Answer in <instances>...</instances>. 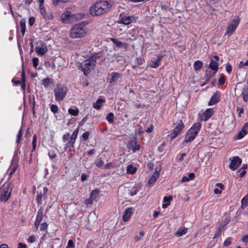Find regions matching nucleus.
<instances>
[{
	"instance_id": "obj_1",
	"label": "nucleus",
	"mask_w": 248,
	"mask_h": 248,
	"mask_svg": "<svg viewBox=\"0 0 248 248\" xmlns=\"http://www.w3.org/2000/svg\"><path fill=\"white\" fill-rule=\"evenodd\" d=\"M113 5L112 1L100 0L96 2L90 8V13L93 16H100L108 13Z\"/></svg>"
},
{
	"instance_id": "obj_2",
	"label": "nucleus",
	"mask_w": 248,
	"mask_h": 248,
	"mask_svg": "<svg viewBox=\"0 0 248 248\" xmlns=\"http://www.w3.org/2000/svg\"><path fill=\"white\" fill-rule=\"evenodd\" d=\"M100 58L101 54L96 53L80 64V67L85 75H87L94 69L96 63H100L103 61V59L99 60Z\"/></svg>"
},
{
	"instance_id": "obj_3",
	"label": "nucleus",
	"mask_w": 248,
	"mask_h": 248,
	"mask_svg": "<svg viewBox=\"0 0 248 248\" xmlns=\"http://www.w3.org/2000/svg\"><path fill=\"white\" fill-rule=\"evenodd\" d=\"M87 24L85 22L75 25L71 30L70 36L72 38H82L85 36L86 31L84 28Z\"/></svg>"
},
{
	"instance_id": "obj_4",
	"label": "nucleus",
	"mask_w": 248,
	"mask_h": 248,
	"mask_svg": "<svg viewBox=\"0 0 248 248\" xmlns=\"http://www.w3.org/2000/svg\"><path fill=\"white\" fill-rule=\"evenodd\" d=\"M201 128V124L197 123L188 130L185 136L184 143H187L193 141L198 135Z\"/></svg>"
},
{
	"instance_id": "obj_5",
	"label": "nucleus",
	"mask_w": 248,
	"mask_h": 248,
	"mask_svg": "<svg viewBox=\"0 0 248 248\" xmlns=\"http://www.w3.org/2000/svg\"><path fill=\"white\" fill-rule=\"evenodd\" d=\"M174 128L170 132L169 136L171 140L175 139L183 130L184 124L182 120H179L176 123H173Z\"/></svg>"
},
{
	"instance_id": "obj_6",
	"label": "nucleus",
	"mask_w": 248,
	"mask_h": 248,
	"mask_svg": "<svg viewBox=\"0 0 248 248\" xmlns=\"http://www.w3.org/2000/svg\"><path fill=\"white\" fill-rule=\"evenodd\" d=\"M67 88L63 86H57L54 90L55 100L57 102L62 101L65 97Z\"/></svg>"
},
{
	"instance_id": "obj_7",
	"label": "nucleus",
	"mask_w": 248,
	"mask_h": 248,
	"mask_svg": "<svg viewBox=\"0 0 248 248\" xmlns=\"http://www.w3.org/2000/svg\"><path fill=\"white\" fill-rule=\"evenodd\" d=\"M12 184L9 183L6 187L3 189V192L0 196V201L6 202L8 200L11 195Z\"/></svg>"
},
{
	"instance_id": "obj_8",
	"label": "nucleus",
	"mask_w": 248,
	"mask_h": 248,
	"mask_svg": "<svg viewBox=\"0 0 248 248\" xmlns=\"http://www.w3.org/2000/svg\"><path fill=\"white\" fill-rule=\"evenodd\" d=\"M240 22L239 19H234L228 25L225 35L231 36L235 31Z\"/></svg>"
},
{
	"instance_id": "obj_9",
	"label": "nucleus",
	"mask_w": 248,
	"mask_h": 248,
	"mask_svg": "<svg viewBox=\"0 0 248 248\" xmlns=\"http://www.w3.org/2000/svg\"><path fill=\"white\" fill-rule=\"evenodd\" d=\"M62 140L63 142L65 143L64 144L65 151H66L67 148L73 147L74 146L76 140L70 137V135L69 133L63 135Z\"/></svg>"
},
{
	"instance_id": "obj_10",
	"label": "nucleus",
	"mask_w": 248,
	"mask_h": 248,
	"mask_svg": "<svg viewBox=\"0 0 248 248\" xmlns=\"http://www.w3.org/2000/svg\"><path fill=\"white\" fill-rule=\"evenodd\" d=\"M230 160L231 163L229 165V168L232 170H236L242 163L241 159L237 156L233 157L230 158Z\"/></svg>"
},
{
	"instance_id": "obj_11",
	"label": "nucleus",
	"mask_w": 248,
	"mask_h": 248,
	"mask_svg": "<svg viewBox=\"0 0 248 248\" xmlns=\"http://www.w3.org/2000/svg\"><path fill=\"white\" fill-rule=\"evenodd\" d=\"M121 74L119 72H112L109 74L108 78V80L109 83H113L118 81V79L121 78Z\"/></svg>"
},
{
	"instance_id": "obj_12",
	"label": "nucleus",
	"mask_w": 248,
	"mask_h": 248,
	"mask_svg": "<svg viewBox=\"0 0 248 248\" xmlns=\"http://www.w3.org/2000/svg\"><path fill=\"white\" fill-rule=\"evenodd\" d=\"M138 34V30L137 29H133L130 30L127 33V41H134L137 39Z\"/></svg>"
},
{
	"instance_id": "obj_13",
	"label": "nucleus",
	"mask_w": 248,
	"mask_h": 248,
	"mask_svg": "<svg viewBox=\"0 0 248 248\" xmlns=\"http://www.w3.org/2000/svg\"><path fill=\"white\" fill-rule=\"evenodd\" d=\"M164 55L162 53H160L157 56V58H154L151 60L150 62V66L153 68H157L160 62L162 60L164 57Z\"/></svg>"
},
{
	"instance_id": "obj_14",
	"label": "nucleus",
	"mask_w": 248,
	"mask_h": 248,
	"mask_svg": "<svg viewBox=\"0 0 248 248\" xmlns=\"http://www.w3.org/2000/svg\"><path fill=\"white\" fill-rule=\"evenodd\" d=\"M43 210L42 209H39L37 212V215L36 216V220L34 222V226L36 231L38 229V226L43 219Z\"/></svg>"
},
{
	"instance_id": "obj_15",
	"label": "nucleus",
	"mask_w": 248,
	"mask_h": 248,
	"mask_svg": "<svg viewBox=\"0 0 248 248\" xmlns=\"http://www.w3.org/2000/svg\"><path fill=\"white\" fill-rule=\"evenodd\" d=\"M35 51L38 55L43 56L47 51V46L45 44H43L41 46H36Z\"/></svg>"
},
{
	"instance_id": "obj_16",
	"label": "nucleus",
	"mask_w": 248,
	"mask_h": 248,
	"mask_svg": "<svg viewBox=\"0 0 248 248\" xmlns=\"http://www.w3.org/2000/svg\"><path fill=\"white\" fill-rule=\"evenodd\" d=\"M220 100V96L217 92L214 93L208 102V106H212L218 102Z\"/></svg>"
},
{
	"instance_id": "obj_17",
	"label": "nucleus",
	"mask_w": 248,
	"mask_h": 248,
	"mask_svg": "<svg viewBox=\"0 0 248 248\" xmlns=\"http://www.w3.org/2000/svg\"><path fill=\"white\" fill-rule=\"evenodd\" d=\"M111 40L117 47L123 48L125 50L127 49L128 45L126 43L118 41L115 38H111Z\"/></svg>"
},
{
	"instance_id": "obj_18",
	"label": "nucleus",
	"mask_w": 248,
	"mask_h": 248,
	"mask_svg": "<svg viewBox=\"0 0 248 248\" xmlns=\"http://www.w3.org/2000/svg\"><path fill=\"white\" fill-rule=\"evenodd\" d=\"M132 214V208L131 207L127 208L124 211L123 219L124 221H127L130 218Z\"/></svg>"
},
{
	"instance_id": "obj_19",
	"label": "nucleus",
	"mask_w": 248,
	"mask_h": 248,
	"mask_svg": "<svg viewBox=\"0 0 248 248\" xmlns=\"http://www.w3.org/2000/svg\"><path fill=\"white\" fill-rule=\"evenodd\" d=\"M159 171H155L154 174L151 176L149 181L148 184L149 185H153L159 178Z\"/></svg>"
},
{
	"instance_id": "obj_20",
	"label": "nucleus",
	"mask_w": 248,
	"mask_h": 248,
	"mask_svg": "<svg viewBox=\"0 0 248 248\" xmlns=\"http://www.w3.org/2000/svg\"><path fill=\"white\" fill-rule=\"evenodd\" d=\"M134 19L133 16H124L121 18V23L125 25L130 24Z\"/></svg>"
},
{
	"instance_id": "obj_21",
	"label": "nucleus",
	"mask_w": 248,
	"mask_h": 248,
	"mask_svg": "<svg viewBox=\"0 0 248 248\" xmlns=\"http://www.w3.org/2000/svg\"><path fill=\"white\" fill-rule=\"evenodd\" d=\"M209 67L213 71H215V73H217L218 71V63L217 62L215 61L212 58L210 60V62L209 65Z\"/></svg>"
},
{
	"instance_id": "obj_22",
	"label": "nucleus",
	"mask_w": 248,
	"mask_h": 248,
	"mask_svg": "<svg viewBox=\"0 0 248 248\" xmlns=\"http://www.w3.org/2000/svg\"><path fill=\"white\" fill-rule=\"evenodd\" d=\"M105 102V100L102 98H99L98 99L96 102L94 103L93 105V108L96 109H99L103 103Z\"/></svg>"
},
{
	"instance_id": "obj_23",
	"label": "nucleus",
	"mask_w": 248,
	"mask_h": 248,
	"mask_svg": "<svg viewBox=\"0 0 248 248\" xmlns=\"http://www.w3.org/2000/svg\"><path fill=\"white\" fill-rule=\"evenodd\" d=\"M214 113V111L212 108H208L204 112V121H207L210 118H211Z\"/></svg>"
},
{
	"instance_id": "obj_24",
	"label": "nucleus",
	"mask_w": 248,
	"mask_h": 248,
	"mask_svg": "<svg viewBox=\"0 0 248 248\" xmlns=\"http://www.w3.org/2000/svg\"><path fill=\"white\" fill-rule=\"evenodd\" d=\"M187 228H180L175 233V235L180 237L185 234L187 232Z\"/></svg>"
},
{
	"instance_id": "obj_25",
	"label": "nucleus",
	"mask_w": 248,
	"mask_h": 248,
	"mask_svg": "<svg viewBox=\"0 0 248 248\" xmlns=\"http://www.w3.org/2000/svg\"><path fill=\"white\" fill-rule=\"evenodd\" d=\"M193 66L195 71H199L203 66V62L201 61L197 60L194 62Z\"/></svg>"
},
{
	"instance_id": "obj_26",
	"label": "nucleus",
	"mask_w": 248,
	"mask_h": 248,
	"mask_svg": "<svg viewBox=\"0 0 248 248\" xmlns=\"http://www.w3.org/2000/svg\"><path fill=\"white\" fill-rule=\"evenodd\" d=\"M194 177H195V174L194 173H193V172L189 173L187 176H184L182 178V181L183 182H188L190 180H193L194 178Z\"/></svg>"
},
{
	"instance_id": "obj_27",
	"label": "nucleus",
	"mask_w": 248,
	"mask_h": 248,
	"mask_svg": "<svg viewBox=\"0 0 248 248\" xmlns=\"http://www.w3.org/2000/svg\"><path fill=\"white\" fill-rule=\"evenodd\" d=\"M53 81L49 78H46L42 80V84L45 87H48L50 84H52Z\"/></svg>"
},
{
	"instance_id": "obj_28",
	"label": "nucleus",
	"mask_w": 248,
	"mask_h": 248,
	"mask_svg": "<svg viewBox=\"0 0 248 248\" xmlns=\"http://www.w3.org/2000/svg\"><path fill=\"white\" fill-rule=\"evenodd\" d=\"M126 171L127 173L133 174L136 172L137 168L133 167L132 165H130L127 166Z\"/></svg>"
},
{
	"instance_id": "obj_29",
	"label": "nucleus",
	"mask_w": 248,
	"mask_h": 248,
	"mask_svg": "<svg viewBox=\"0 0 248 248\" xmlns=\"http://www.w3.org/2000/svg\"><path fill=\"white\" fill-rule=\"evenodd\" d=\"M21 31L23 35H24L26 31V21L25 19H22L20 23Z\"/></svg>"
},
{
	"instance_id": "obj_30",
	"label": "nucleus",
	"mask_w": 248,
	"mask_h": 248,
	"mask_svg": "<svg viewBox=\"0 0 248 248\" xmlns=\"http://www.w3.org/2000/svg\"><path fill=\"white\" fill-rule=\"evenodd\" d=\"M248 133V130L242 129L238 134L237 138L238 139H241L243 138L245 135Z\"/></svg>"
},
{
	"instance_id": "obj_31",
	"label": "nucleus",
	"mask_w": 248,
	"mask_h": 248,
	"mask_svg": "<svg viewBox=\"0 0 248 248\" xmlns=\"http://www.w3.org/2000/svg\"><path fill=\"white\" fill-rule=\"evenodd\" d=\"M114 114L112 112H109L106 117V119L108 120V121L110 123L112 124L114 122Z\"/></svg>"
},
{
	"instance_id": "obj_32",
	"label": "nucleus",
	"mask_w": 248,
	"mask_h": 248,
	"mask_svg": "<svg viewBox=\"0 0 248 248\" xmlns=\"http://www.w3.org/2000/svg\"><path fill=\"white\" fill-rule=\"evenodd\" d=\"M68 112L71 115L74 116H76L78 114L79 110L78 108H77L76 109H74L72 108H69Z\"/></svg>"
},
{
	"instance_id": "obj_33",
	"label": "nucleus",
	"mask_w": 248,
	"mask_h": 248,
	"mask_svg": "<svg viewBox=\"0 0 248 248\" xmlns=\"http://www.w3.org/2000/svg\"><path fill=\"white\" fill-rule=\"evenodd\" d=\"M85 15L83 13H79L71 16L75 18L77 20L81 19L84 18Z\"/></svg>"
},
{
	"instance_id": "obj_34",
	"label": "nucleus",
	"mask_w": 248,
	"mask_h": 248,
	"mask_svg": "<svg viewBox=\"0 0 248 248\" xmlns=\"http://www.w3.org/2000/svg\"><path fill=\"white\" fill-rule=\"evenodd\" d=\"M242 205L246 207L248 205V195L245 196L241 201Z\"/></svg>"
},
{
	"instance_id": "obj_35",
	"label": "nucleus",
	"mask_w": 248,
	"mask_h": 248,
	"mask_svg": "<svg viewBox=\"0 0 248 248\" xmlns=\"http://www.w3.org/2000/svg\"><path fill=\"white\" fill-rule=\"evenodd\" d=\"M50 109L53 113H56L58 111V107L56 105L52 104L50 105Z\"/></svg>"
},
{
	"instance_id": "obj_36",
	"label": "nucleus",
	"mask_w": 248,
	"mask_h": 248,
	"mask_svg": "<svg viewBox=\"0 0 248 248\" xmlns=\"http://www.w3.org/2000/svg\"><path fill=\"white\" fill-rule=\"evenodd\" d=\"M232 241V237H228L224 242V246L225 247H228L229 246Z\"/></svg>"
},
{
	"instance_id": "obj_37",
	"label": "nucleus",
	"mask_w": 248,
	"mask_h": 248,
	"mask_svg": "<svg viewBox=\"0 0 248 248\" xmlns=\"http://www.w3.org/2000/svg\"><path fill=\"white\" fill-rule=\"evenodd\" d=\"M70 15L71 13L69 12H65L62 15L61 18L63 20H65L66 19L69 18L70 16Z\"/></svg>"
},
{
	"instance_id": "obj_38",
	"label": "nucleus",
	"mask_w": 248,
	"mask_h": 248,
	"mask_svg": "<svg viewBox=\"0 0 248 248\" xmlns=\"http://www.w3.org/2000/svg\"><path fill=\"white\" fill-rule=\"evenodd\" d=\"M95 165L99 167V168H100L101 167H102L104 165V162L103 161V160L102 159H101L100 158L99 159H98L95 162Z\"/></svg>"
},
{
	"instance_id": "obj_39",
	"label": "nucleus",
	"mask_w": 248,
	"mask_h": 248,
	"mask_svg": "<svg viewBox=\"0 0 248 248\" xmlns=\"http://www.w3.org/2000/svg\"><path fill=\"white\" fill-rule=\"evenodd\" d=\"M78 132V128L76 129L73 131L72 135L70 136V137H71L72 139H73L74 140H76L77 138Z\"/></svg>"
},
{
	"instance_id": "obj_40",
	"label": "nucleus",
	"mask_w": 248,
	"mask_h": 248,
	"mask_svg": "<svg viewBox=\"0 0 248 248\" xmlns=\"http://www.w3.org/2000/svg\"><path fill=\"white\" fill-rule=\"evenodd\" d=\"M98 194V190H93L91 193L90 197L93 198V200L95 199L97 194Z\"/></svg>"
},
{
	"instance_id": "obj_41",
	"label": "nucleus",
	"mask_w": 248,
	"mask_h": 248,
	"mask_svg": "<svg viewBox=\"0 0 248 248\" xmlns=\"http://www.w3.org/2000/svg\"><path fill=\"white\" fill-rule=\"evenodd\" d=\"M224 225H220L218 227L217 230V232L215 234V236H214L215 238L217 237V236H218L219 235L222 228L224 227Z\"/></svg>"
},
{
	"instance_id": "obj_42",
	"label": "nucleus",
	"mask_w": 248,
	"mask_h": 248,
	"mask_svg": "<svg viewBox=\"0 0 248 248\" xmlns=\"http://www.w3.org/2000/svg\"><path fill=\"white\" fill-rule=\"evenodd\" d=\"M242 94H248V85H245L243 87L240 95Z\"/></svg>"
},
{
	"instance_id": "obj_43",
	"label": "nucleus",
	"mask_w": 248,
	"mask_h": 248,
	"mask_svg": "<svg viewBox=\"0 0 248 248\" xmlns=\"http://www.w3.org/2000/svg\"><path fill=\"white\" fill-rule=\"evenodd\" d=\"M39 9H40V13H41V15L43 16H44L46 14V9H45L44 6V5H40Z\"/></svg>"
},
{
	"instance_id": "obj_44",
	"label": "nucleus",
	"mask_w": 248,
	"mask_h": 248,
	"mask_svg": "<svg viewBox=\"0 0 248 248\" xmlns=\"http://www.w3.org/2000/svg\"><path fill=\"white\" fill-rule=\"evenodd\" d=\"M38 62L39 59L37 58L34 57L32 59V64L34 68H36V67L38 66Z\"/></svg>"
},
{
	"instance_id": "obj_45",
	"label": "nucleus",
	"mask_w": 248,
	"mask_h": 248,
	"mask_svg": "<svg viewBox=\"0 0 248 248\" xmlns=\"http://www.w3.org/2000/svg\"><path fill=\"white\" fill-rule=\"evenodd\" d=\"M172 200L171 196H165L163 198V202L166 203H170V202Z\"/></svg>"
},
{
	"instance_id": "obj_46",
	"label": "nucleus",
	"mask_w": 248,
	"mask_h": 248,
	"mask_svg": "<svg viewBox=\"0 0 248 248\" xmlns=\"http://www.w3.org/2000/svg\"><path fill=\"white\" fill-rule=\"evenodd\" d=\"M21 135H22V129L21 128L19 129V130L18 131V134L17 135V139H16V142L17 143H19L20 142Z\"/></svg>"
},
{
	"instance_id": "obj_47",
	"label": "nucleus",
	"mask_w": 248,
	"mask_h": 248,
	"mask_svg": "<svg viewBox=\"0 0 248 248\" xmlns=\"http://www.w3.org/2000/svg\"><path fill=\"white\" fill-rule=\"evenodd\" d=\"M226 70L229 74H230L232 72V65L230 63H228L226 64Z\"/></svg>"
},
{
	"instance_id": "obj_48",
	"label": "nucleus",
	"mask_w": 248,
	"mask_h": 248,
	"mask_svg": "<svg viewBox=\"0 0 248 248\" xmlns=\"http://www.w3.org/2000/svg\"><path fill=\"white\" fill-rule=\"evenodd\" d=\"M89 135H90V133L88 131H86V132H84L82 134V138H83V140L85 141L87 140L89 138Z\"/></svg>"
},
{
	"instance_id": "obj_49",
	"label": "nucleus",
	"mask_w": 248,
	"mask_h": 248,
	"mask_svg": "<svg viewBox=\"0 0 248 248\" xmlns=\"http://www.w3.org/2000/svg\"><path fill=\"white\" fill-rule=\"evenodd\" d=\"M219 83L220 85H222L225 83V76L221 77L218 79Z\"/></svg>"
},
{
	"instance_id": "obj_50",
	"label": "nucleus",
	"mask_w": 248,
	"mask_h": 248,
	"mask_svg": "<svg viewBox=\"0 0 248 248\" xmlns=\"http://www.w3.org/2000/svg\"><path fill=\"white\" fill-rule=\"evenodd\" d=\"M43 196V195L41 193H40L39 194H38L37 195V198H36V201H37V202L39 204H41V201H42Z\"/></svg>"
},
{
	"instance_id": "obj_51",
	"label": "nucleus",
	"mask_w": 248,
	"mask_h": 248,
	"mask_svg": "<svg viewBox=\"0 0 248 248\" xmlns=\"http://www.w3.org/2000/svg\"><path fill=\"white\" fill-rule=\"evenodd\" d=\"M35 236L34 235H31L28 238V241L31 243H32L35 241Z\"/></svg>"
},
{
	"instance_id": "obj_52",
	"label": "nucleus",
	"mask_w": 248,
	"mask_h": 248,
	"mask_svg": "<svg viewBox=\"0 0 248 248\" xmlns=\"http://www.w3.org/2000/svg\"><path fill=\"white\" fill-rule=\"evenodd\" d=\"M139 235H140V237H139V236H136L135 237V239L136 241H138L140 240L144 235V232L142 231H141L139 233Z\"/></svg>"
},
{
	"instance_id": "obj_53",
	"label": "nucleus",
	"mask_w": 248,
	"mask_h": 248,
	"mask_svg": "<svg viewBox=\"0 0 248 248\" xmlns=\"http://www.w3.org/2000/svg\"><path fill=\"white\" fill-rule=\"evenodd\" d=\"M47 228V224L46 223H43L41 224V227L40 230L41 231H45Z\"/></svg>"
},
{
	"instance_id": "obj_54",
	"label": "nucleus",
	"mask_w": 248,
	"mask_h": 248,
	"mask_svg": "<svg viewBox=\"0 0 248 248\" xmlns=\"http://www.w3.org/2000/svg\"><path fill=\"white\" fill-rule=\"evenodd\" d=\"M67 246H68V247H69L70 248H75V245L74 244V242H73V240H69L68 241Z\"/></svg>"
},
{
	"instance_id": "obj_55",
	"label": "nucleus",
	"mask_w": 248,
	"mask_h": 248,
	"mask_svg": "<svg viewBox=\"0 0 248 248\" xmlns=\"http://www.w3.org/2000/svg\"><path fill=\"white\" fill-rule=\"evenodd\" d=\"M140 149V145L139 144H136L135 145L132 146V150L134 152L139 150Z\"/></svg>"
},
{
	"instance_id": "obj_56",
	"label": "nucleus",
	"mask_w": 248,
	"mask_h": 248,
	"mask_svg": "<svg viewBox=\"0 0 248 248\" xmlns=\"http://www.w3.org/2000/svg\"><path fill=\"white\" fill-rule=\"evenodd\" d=\"M93 198H92L90 197V198H89V199H86V200H85V203H86V204H92V203H93Z\"/></svg>"
},
{
	"instance_id": "obj_57",
	"label": "nucleus",
	"mask_w": 248,
	"mask_h": 248,
	"mask_svg": "<svg viewBox=\"0 0 248 248\" xmlns=\"http://www.w3.org/2000/svg\"><path fill=\"white\" fill-rule=\"evenodd\" d=\"M29 24L31 26H32L34 23L35 19L33 17H31L29 18Z\"/></svg>"
},
{
	"instance_id": "obj_58",
	"label": "nucleus",
	"mask_w": 248,
	"mask_h": 248,
	"mask_svg": "<svg viewBox=\"0 0 248 248\" xmlns=\"http://www.w3.org/2000/svg\"><path fill=\"white\" fill-rule=\"evenodd\" d=\"M88 117L87 116H85L83 118V119L81 121V122L79 123V124L80 125H83L84 123L86 122V121L87 120Z\"/></svg>"
},
{
	"instance_id": "obj_59",
	"label": "nucleus",
	"mask_w": 248,
	"mask_h": 248,
	"mask_svg": "<svg viewBox=\"0 0 248 248\" xmlns=\"http://www.w3.org/2000/svg\"><path fill=\"white\" fill-rule=\"evenodd\" d=\"M21 80L23 82H25V73L24 70H23L21 73Z\"/></svg>"
},
{
	"instance_id": "obj_60",
	"label": "nucleus",
	"mask_w": 248,
	"mask_h": 248,
	"mask_svg": "<svg viewBox=\"0 0 248 248\" xmlns=\"http://www.w3.org/2000/svg\"><path fill=\"white\" fill-rule=\"evenodd\" d=\"M154 165L153 163L152 162H149L147 164V167H148V168L150 170H152L154 168Z\"/></svg>"
},
{
	"instance_id": "obj_61",
	"label": "nucleus",
	"mask_w": 248,
	"mask_h": 248,
	"mask_svg": "<svg viewBox=\"0 0 248 248\" xmlns=\"http://www.w3.org/2000/svg\"><path fill=\"white\" fill-rule=\"evenodd\" d=\"M112 164L111 163H108L107 164H106L104 167V169H109L111 168V167L112 166Z\"/></svg>"
},
{
	"instance_id": "obj_62",
	"label": "nucleus",
	"mask_w": 248,
	"mask_h": 248,
	"mask_svg": "<svg viewBox=\"0 0 248 248\" xmlns=\"http://www.w3.org/2000/svg\"><path fill=\"white\" fill-rule=\"evenodd\" d=\"M87 176L85 173H83L81 175V180L82 181H84L87 179Z\"/></svg>"
},
{
	"instance_id": "obj_63",
	"label": "nucleus",
	"mask_w": 248,
	"mask_h": 248,
	"mask_svg": "<svg viewBox=\"0 0 248 248\" xmlns=\"http://www.w3.org/2000/svg\"><path fill=\"white\" fill-rule=\"evenodd\" d=\"M243 97V101L245 102L248 101V94H242Z\"/></svg>"
},
{
	"instance_id": "obj_64",
	"label": "nucleus",
	"mask_w": 248,
	"mask_h": 248,
	"mask_svg": "<svg viewBox=\"0 0 248 248\" xmlns=\"http://www.w3.org/2000/svg\"><path fill=\"white\" fill-rule=\"evenodd\" d=\"M186 156V153H182L181 154V157L179 159V161L182 162L184 160V157Z\"/></svg>"
}]
</instances>
